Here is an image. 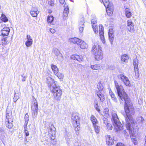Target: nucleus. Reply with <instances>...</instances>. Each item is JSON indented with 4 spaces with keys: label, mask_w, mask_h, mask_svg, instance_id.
<instances>
[{
    "label": "nucleus",
    "mask_w": 146,
    "mask_h": 146,
    "mask_svg": "<svg viewBox=\"0 0 146 146\" xmlns=\"http://www.w3.org/2000/svg\"><path fill=\"white\" fill-rule=\"evenodd\" d=\"M115 86L117 90L120 104L123 105L125 102L124 110L126 115L124 116L126 121V126L130 135V137L133 136L135 133L137 131L138 129L136 123L131 115H133L135 111L132 104L127 95L124 91L123 87L119 85L116 81H115Z\"/></svg>",
    "instance_id": "1"
},
{
    "label": "nucleus",
    "mask_w": 146,
    "mask_h": 146,
    "mask_svg": "<svg viewBox=\"0 0 146 146\" xmlns=\"http://www.w3.org/2000/svg\"><path fill=\"white\" fill-rule=\"evenodd\" d=\"M48 86L52 92L54 98L57 101H60L62 94V90L59 86L56 85L54 79L49 77L47 78Z\"/></svg>",
    "instance_id": "2"
},
{
    "label": "nucleus",
    "mask_w": 146,
    "mask_h": 146,
    "mask_svg": "<svg viewBox=\"0 0 146 146\" xmlns=\"http://www.w3.org/2000/svg\"><path fill=\"white\" fill-rule=\"evenodd\" d=\"M92 52L94 56V58L97 60H100L103 58V53L101 46L97 44L93 45Z\"/></svg>",
    "instance_id": "3"
},
{
    "label": "nucleus",
    "mask_w": 146,
    "mask_h": 146,
    "mask_svg": "<svg viewBox=\"0 0 146 146\" xmlns=\"http://www.w3.org/2000/svg\"><path fill=\"white\" fill-rule=\"evenodd\" d=\"M112 117V121L113 123L114 129L115 131L117 132L123 129L122 126L120 122L117 117L116 112L114 111H112L111 112Z\"/></svg>",
    "instance_id": "4"
},
{
    "label": "nucleus",
    "mask_w": 146,
    "mask_h": 146,
    "mask_svg": "<svg viewBox=\"0 0 146 146\" xmlns=\"http://www.w3.org/2000/svg\"><path fill=\"white\" fill-rule=\"evenodd\" d=\"M12 115L11 113H6V123L7 124V127L9 129L11 128L13 126Z\"/></svg>",
    "instance_id": "5"
},
{
    "label": "nucleus",
    "mask_w": 146,
    "mask_h": 146,
    "mask_svg": "<svg viewBox=\"0 0 146 146\" xmlns=\"http://www.w3.org/2000/svg\"><path fill=\"white\" fill-rule=\"evenodd\" d=\"M31 110L32 116L33 117L35 118L37 116L38 110V105L37 102H35L33 105L32 106Z\"/></svg>",
    "instance_id": "6"
},
{
    "label": "nucleus",
    "mask_w": 146,
    "mask_h": 146,
    "mask_svg": "<svg viewBox=\"0 0 146 146\" xmlns=\"http://www.w3.org/2000/svg\"><path fill=\"white\" fill-rule=\"evenodd\" d=\"M56 129L54 125L52 124L49 126L48 131L49 137H55Z\"/></svg>",
    "instance_id": "7"
},
{
    "label": "nucleus",
    "mask_w": 146,
    "mask_h": 146,
    "mask_svg": "<svg viewBox=\"0 0 146 146\" xmlns=\"http://www.w3.org/2000/svg\"><path fill=\"white\" fill-rule=\"evenodd\" d=\"M91 22L92 24V27L95 33L96 34L98 32V27L97 25V20L95 18L92 19L91 20Z\"/></svg>",
    "instance_id": "8"
},
{
    "label": "nucleus",
    "mask_w": 146,
    "mask_h": 146,
    "mask_svg": "<svg viewBox=\"0 0 146 146\" xmlns=\"http://www.w3.org/2000/svg\"><path fill=\"white\" fill-rule=\"evenodd\" d=\"M29 120V115L27 113L25 115V123L24 125V127L25 129V133L26 135V136H29V134L28 131L26 130V128L27 127V124L28 123V121Z\"/></svg>",
    "instance_id": "9"
},
{
    "label": "nucleus",
    "mask_w": 146,
    "mask_h": 146,
    "mask_svg": "<svg viewBox=\"0 0 146 146\" xmlns=\"http://www.w3.org/2000/svg\"><path fill=\"white\" fill-rule=\"evenodd\" d=\"M127 27L128 31L130 33H133L135 31L133 24L131 20L127 21Z\"/></svg>",
    "instance_id": "10"
},
{
    "label": "nucleus",
    "mask_w": 146,
    "mask_h": 146,
    "mask_svg": "<svg viewBox=\"0 0 146 146\" xmlns=\"http://www.w3.org/2000/svg\"><path fill=\"white\" fill-rule=\"evenodd\" d=\"M78 117L76 113H73L72 115V123L73 125L76 126L75 124L79 123L78 121Z\"/></svg>",
    "instance_id": "11"
},
{
    "label": "nucleus",
    "mask_w": 146,
    "mask_h": 146,
    "mask_svg": "<svg viewBox=\"0 0 146 146\" xmlns=\"http://www.w3.org/2000/svg\"><path fill=\"white\" fill-rule=\"evenodd\" d=\"M84 17L80 19V22L79 23V28L80 32L81 33L82 32L84 29Z\"/></svg>",
    "instance_id": "12"
},
{
    "label": "nucleus",
    "mask_w": 146,
    "mask_h": 146,
    "mask_svg": "<svg viewBox=\"0 0 146 146\" xmlns=\"http://www.w3.org/2000/svg\"><path fill=\"white\" fill-rule=\"evenodd\" d=\"M39 12L37 9L36 8H33L30 11V13L31 15L34 17H36L38 14Z\"/></svg>",
    "instance_id": "13"
},
{
    "label": "nucleus",
    "mask_w": 146,
    "mask_h": 146,
    "mask_svg": "<svg viewBox=\"0 0 146 146\" xmlns=\"http://www.w3.org/2000/svg\"><path fill=\"white\" fill-rule=\"evenodd\" d=\"M10 29L8 27L4 28L1 31V34L3 36H7L10 32Z\"/></svg>",
    "instance_id": "14"
},
{
    "label": "nucleus",
    "mask_w": 146,
    "mask_h": 146,
    "mask_svg": "<svg viewBox=\"0 0 146 146\" xmlns=\"http://www.w3.org/2000/svg\"><path fill=\"white\" fill-rule=\"evenodd\" d=\"M106 10L108 14L109 15H111L113 13V7L112 5L110 6L109 5L108 7H106Z\"/></svg>",
    "instance_id": "15"
},
{
    "label": "nucleus",
    "mask_w": 146,
    "mask_h": 146,
    "mask_svg": "<svg viewBox=\"0 0 146 146\" xmlns=\"http://www.w3.org/2000/svg\"><path fill=\"white\" fill-rule=\"evenodd\" d=\"M109 94L110 96H111L112 100L115 102L117 103L118 102V100L114 93L113 92L111 89L109 91Z\"/></svg>",
    "instance_id": "16"
},
{
    "label": "nucleus",
    "mask_w": 146,
    "mask_h": 146,
    "mask_svg": "<svg viewBox=\"0 0 146 146\" xmlns=\"http://www.w3.org/2000/svg\"><path fill=\"white\" fill-rule=\"evenodd\" d=\"M79 42L78 45L80 46L81 48L85 49L87 48L88 45L84 41L80 39V41Z\"/></svg>",
    "instance_id": "17"
},
{
    "label": "nucleus",
    "mask_w": 146,
    "mask_h": 146,
    "mask_svg": "<svg viewBox=\"0 0 146 146\" xmlns=\"http://www.w3.org/2000/svg\"><path fill=\"white\" fill-rule=\"evenodd\" d=\"M47 21L49 24L54 25L55 23V21L54 20V17L51 15L48 17Z\"/></svg>",
    "instance_id": "18"
},
{
    "label": "nucleus",
    "mask_w": 146,
    "mask_h": 146,
    "mask_svg": "<svg viewBox=\"0 0 146 146\" xmlns=\"http://www.w3.org/2000/svg\"><path fill=\"white\" fill-rule=\"evenodd\" d=\"M69 41L70 42L74 44H76L77 45L79 43V42L80 41V39L76 37L71 38L69 39Z\"/></svg>",
    "instance_id": "19"
},
{
    "label": "nucleus",
    "mask_w": 146,
    "mask_h": 146,
    "mask_svg": "<svg viewBox=\"0 0 146 146\" xmlns=\"http://www.w3.org/2000/svg\"><path fill=\"white\" fill-rule=\"evenodd\" d=\"M113 137H107L106 139V143L108 145H112L113 142Z\"/></svg>",
    "instance_id": "20"
},
{
    "label": "nucleus",
    "mask_w": 146,
    "mask_h": 146,
    "mask_svg": "<svg viewBox=\"0 0 146 146\" xmlns=\"http://www.w3.org/2000/svg\"><path fill=\"white\" fill-rule=\"evenodd\" d=\"M90 68L93 70H100L102 67L99 64H95L92 65L90 66Z\"/></svg>",
    "instance_id": "21"
},
{
    "label": "nucleus",
    "mask_w": 146,
    "mask_h": 146,
    "mask_svg": "<svg viewBox=\"0 0 146 146\" xmlns=\"http://www.w3.org/2000/svg\"><path fill=\"white\" fill-rule=\"evenodd\" d=\"M90 120L92 122L93 125H96L98 123V122L96 117L93 115H91Z\"/></svg>",
    "instance_id": "22"
},
{
    "label": "nucleus",
    "mask_w": 146,
    "mask_h": 146,
    "mask_svg": "<svg viewBox=\"0 0 146 146\" xmlns=\"http://www.w3.org/2000/svg\"><path fill=\"white\" fill-rule=\"evenodd\" d=\"M128 59V56L126 54L122 55L121 58V61L122 63L127 62Z\"/></svg>",
    "instance_id": "23"
},
{
    "label": "nucleus",
    "mask_w": 146,
    "mask_h": 146,
    "mask_svg": "<svg viewBox=\"0 0 146 146\" xmlns=\"http://www.w3.org/2000/svg\"><path fill=\"white\" fill-rule=\"evenodd\" d=\"M51 68L54 74L56 75L58 72V68L55 65L52 64L51 65Z\"/></svg>",
    "instance_id": "24"
},
{
    "label": "nucleus",
    "mask_w": 146,
    "mask_h": 146,
    "mask_svg": "<svg viewBox=\"0 0 146 146\" xmlns=\"http://www.w3.org/2000/svg\"><path fill=\"white\" fill-rule=\"evenodd\" d=\"M96 94L100 98V101L102 102L104 100V95L102 94L100 92H97Z\"/></svg>",
    "instance_id": "25"
},
{
    "label": "nucleus",
    "mask_w": 146,
    "mask_h": 146,
    "mask_svg": "<svg viewBox=\"0 0 146 146\" xmlns=\"http://www.w3.org/2000/svg\"><path fill=\"white\" fill-rule=\"evenodd\" d=\"M52 52L57 56H59L60 55H62V54H60V52L58 49L56 48H53Z\"/></svg>",
    "instance_id": "26"
},
{
    "label": "nucleus",
    "mask_w": 146,
    "mask_h": 146,
    "mask_svg": "<svg viewBox=\"0 0 146 146\" xmlns=\"http://www.w3.org/2000/svg\"><path fill=\"white\" fill-rule=\"evenodd\" d=\"M109 39L111 45L113 44V42L114 40V34H108Z\"/></svg>",
    "instance_id": "27"
},
{
    "label": "nucleus",
    "mask_w": 146,
    "mask_h": 146,
    "mask_svg": "<svg viewBox=\"0 0 146 146\" xmlns=\"http://www.w3.org/2000/svg\"><path fill=\"white\" fill-rule=\"evenodd\" d=\"M100 38L103 43H105V40L104 35V32L101 31L99 33Z\"/></svg>",
    "instance_id": "28"
},
{
    "label": "nucleus",
    "mask_w": 146,
    "mask_h": 146,
    "mask_svg": "<svg viewBox=\"0 0 146 146\" xmlns=\"http://www.w3.org/2000/svg\"><path fill=\"white\" fill-rule=\"evenodd\" d=\"M133 65L134 67L135 73H137L138 72V66L137 62L136 60H134Z\"/></svg>",
    "instance_id": "29"
},
{
    "label": "nucleus",
    "mask_w": 146,
    "mask_h": 146,
    "mask_svg": "<svg viewBox=\"0 0 146 146\" xmlns=\"http://www.w3.org/2000/svg\"><path fill=\"white\" fill-rule=\"evenodd\" d=\"M127 78L125 79L124 81L123 82L125 85L127 86L130 87L131 86V84L128 78L127 77Z\"/></svg>",
    "instance_id": "30"
},
{
    "label": "nucleus",
    "mask_w": 146,
    "mask_h": 146,
    "mask_svg": "<svg viewBox=\"0 0 146 146\" xmlns=\"http://www.w3.org/2000/svg\"><path fill=\"white\" fill-rule=\"evenodd\" d=\"M127 78L125 79L124 81L123 82L125 85L127 86L130 87L131 86V84L128 78L127 77Z\"/></svg>",
    "instance_id": "31"
},
{
    "label": "nucleus",
    "mask_w": 146,
    "mask_h": 146,
    "mask_svg": "<svg viewBox=\"0 0 146 146\" xmlns=\"http://www.w3.org/2000/svg\"><path fill=\"white\" fill-rule=\"evenodd\" d=\"M118 78L121 80L122 82L124 81L125 79L127 78V76L123 74H120L117 76Z\"/></svg>",
    "instance_id": "32"
},
{
    "label": "nucleus",
    "mask_w": 146,
    "mask_h": 146,
    "mask_svg": "<svg viewBox=\"0 0 146 146\" xmlns=\"http://www.w3.org/2000/svg\"><path fill=\"white\" fill-rule=\"evenodd\" d=\"M126 16L127 18H130L131 16V13L130 12V9H126L125 10Z\"/></svg>",
    "instance_id": "33"
},
{
    "label": "nucleus",
    "mask_w": 146,
    "mask_h": 146,
    "mask_svg": "<svg viewBox=\"0 0 146 146\" xmlns=\"http://www.w3.org/2000/svg\"><path fill=\"white\" fill-rule=\"evenodd\" d=\"M101 3L103 2L105 7H108L109 5V0H100Z\"/></svg>",
    "instance_id": "34"
},
{
    "label": "nucleus",
    "mask_w": 146,
    "mask_h": 146,
    "mask_svg": "<svg viewBox=\"0 0 146 146\" xmlns=\"http://www.w3.org/2000/svg\"><path fill=\"white\" fill-rule=\"evenodd\" d=\"M75 125H76V126H74V125H73V126L75 127V129L76 131V134H78L79 133L78 131L80 129V127L79 126L80 125L79 123H76V124H75Z\"/></svg>",
    "instance_id": "35"
},
{
    "label": "nucleus",
    "mask_w": 146,
    "mask_h": 146,
    "mask_svg": "<svg viewBox=\"0 0 146 146\" xmlns=\"http://www.w3.org/2000/svg\"><path fill=\"white\" fill-rule=\"evenodd\" d=\"M19 96L18 94L16 93L15 92L14 94V96L13 97V101L15 102H16L17 100L19 99Z\"/></svg>",
    "instance_id": "36"
},
{
    "label": "nucleus",
    "mask_w": 146,
    "mask_h": 146,
    "mask_svg": "<svg viewBox=\"0 0 146 146\" xmlns=\"http://www.w3.org/2000/svg\"><path fill=\"white\" fill-rule=\"evenodd\" d=\"M33 44V40H27L25 42V45L26 46L29 47L30 46Z\"/></svg>",
    "instance_id": "37"
},
{
    "label": "nucleus",
    "mask_w": 146,
    "mask_h": 146,
    "mask_svg": "<svg viewBox=\"0 0 146 146\" xmlns=\"http://www.w3.org/2000/svg\"><path fill=\"white\" fill-rule=\"evenodd\" d=\"M93 126L94 127V129L95 131V132L96 133H99L100 131V127L96 125H93Z\"/></svg>",
    "instance_id": "38"
},
{
    "label": "nucleus",
    "mask_w": 146,
    "mask_h": 146,
    "mask_svg": "<svg viewBox=\"0 0 146 146\" xmlns=\"http://www.w3.org/2000/svg\"><path fill=\"white\" fill-rule=\"evenodd\" d=\"M1 19L4 22H6L8 21V19L7 18L6 16L3 14H2Z\"/></svg>",
    "instance_id": "39"
},
{
    "label": "nucleus",
    "mask_w": 146,
    "mask_h": 146,
    "mask_svg": "<svg viewBox=\"0 0 146 146\" xmlns=\"http://www.w3.org/2000/svg\"><path fill=\"white\" fill-rule=\"evenodd\" d=\"M104 113L105 116H109V109L106 108L104 109Z\"/></svg>",
    "instance_id": "40"
},
{
    "label": "nucleus",
    "mask_w": 146,
    "mask_h": 146,
    "mask_svg": "<svg viewBox=\"0 0 146 146\" xmlns=\"http://www.w3.org/2000/svg\"><path fill=\"white\" fill-rule=\"evenodd\" d=\"M137 120L138 123H142L144 121V118L140 116L137 118Z\"/></svg>",
    "instance_id": "41"
},
{
    "label": "nucleus",
    "mask_w": 146,
    "mask_h": 146,
    "mask_svg": "<svg viewBox=\"0 0 146 146\" xmlns=\"http://www.w3.org/2000/svg\"><path fill=\"white\" fill-rule=\"evenodd\" d=\"M2 42L3 45H6L8 43L7 38H2Z\"/></svg>",
    "instance_id": "42"
},
{
    "label": "nucleus",
    "mask_w": 146,
    "mask_h": 146,
    "mask_svg": "<svg viewBox=\"0 0 146 146\" xmlns=\"http://www.w3.org/2000/svg\"><path fill=\"white\" fill-rule=\"evenodd\" d=\"M64 12H68V13L69 8L68 7V6L66 4H64Z\"/></svg>",
    "instance_id": "43"
},
{
    "label": "nucleus",
    "mask_w": 146,
    "mask_h": 146,
    "mask_svg": "<svg viewBox=\"0 0 146 146\" xmlns=\"http://www.w3.org/2000/svg\"><path fill=\"white\" fill-rule=\"evenodd\" d=\"M106 126L108 130H111L112 129V127L110 123H109Z\"/></svg>",
    "instance_id": "44"
},
{
    "label": "nucleus",
    "mask_w": 146,
    "mask_h": 146,
    "mask_svg": "<svg viewBox=\"0 0 146 146\" xmlns=\"http://www.w3.org/2000/svg\"><path fill=\"white\" fill-rule=\"evenodd\" d=\"M54 0H47L49 4L51 6H54Z\"/></svg>",
    "instance_id": "45"
},
{
    "label": "nucleus",
    "mask_w": 146,
    "mask_h": 146,
    "mask_svg": "<svg viewBox=\"0 0 146 146\" xmlns=\"http://www.w3.org/2000/svg\"><path fill=\"white\" fill-rule=\"evenodd\" d=\"M59 79H62L63 78V75L62 73H58L56 75Z\"/></svg>",
    "instance_id": "46"
},
{
    "label": "nucleus",
    "mask_w": 146,
    "mask_h": 146,
    "mask_svg": "<svg viewBox=\"0 0 146 146\" xmlns=\"http://www.w3.org/2000/svg\"><path fill=\"white\" fill-rule=\"evenodd\" d=\"M103 31L104 32V28L103 25L101 24H100L99 26V32Z\"/></svg>",
    "instance_id": "47"
},
{
    "label": "nucleus",
    "mask_w": 146,
    "mask_h": 146,
    "mask_svg": "<svg viewBox=\"0 0 146 146\" xmlns=\"http://www.w3.org/2000/svg\"><path fill=\"white\" fill-rule=\"evenodd\" d=\"M78 57L77 58L76 60H77L79 62H81L82 61L83 59V57L82 56H79L78 55Z\"/></svg>",
    "instance_id": "48"
},
{
    "label": "nucleus",
    "mask_w": 146,
    "mask_h": 146,
    "mask_svg": "<svg viewBox=\"0 0 146 146\" xmlns=\"http://www.w3.org/2000/svg\"><path fill=\"white\" fill-rule=\"evenodd\" d=\"M78 57L77 58L76 60H77L79 62H81L82 61L83 59V57L82 56H79L78 55Z\"/></svg>",
    "instance_id": "49"
},
{
    "label": "nucleus",
    "mask_w": 146,
    "mask_h": 146,
    "mask_svg": "<svg viewBox=\"0 0 146 146\" xmlns=\"http://www.w3.org/2000/svg\"><path fill=\"white\" fill-rule=\"evenodd\" d=\"M104 123L106 125L109 123H108V119L107 118H104L103 119Z\"/></svg>",
    "instance_id": "50"
},
{
    "label": "nucleus",
    "mask_w": 146,
    "mask_h": 146,
    "mask_svg": "<svg viewBox=\"0 0 146 146\" xmlns=\"http://www.w3.org/2000/svg\"><path fill=\"white\" fill-rule=\"evenodd\" d=\"M78 57L77 55H73L71 56V59L74 60H76L77 58Z\"/></svg>",
    "instance_id": "51"
},
{
    "label": "nucleus",
    "mask_w": 146,
    "mask_h": 146,
    "mask_svg": "<svg viewBox=\"0 0 146 146\" xmlns=\"http://www.w3.org/2000/svg\"><path fill=\"white\" fill-rule=\"evenodd\" d=\"M102 85L100 84L98 85V88L99 91V92L102 91L103 89V87L102 86H101Z\"/></svg>",
    "instance_id": "52"
},
{
    "label": "nucleus",
    "mask_w": 146,
    "mask_h": 146,
    "mask_svg": "<svg viewBox=\"0 0 146 146\" xmlns=\"http://www.w3.org/2000/svg\"><path fill=\"white\" fill-rule=\"evenodd\" d=\"M94 107H95L96 109V110L99 113H100V109L98 108L99 106H98V104H94Z\"/></svg>",
    "instance_id": "53"
},
{
    "label": "nucleus",
    "mask_w": 146,
    "mask_h": 146,
    "mask_svg": "<svg viewBox=\"0 0 146 146\" xmlns=\"http://www.w3.org/2000/svg\"><path fill=\"white\" fill-rule=\"evenodd\" d=\"M21 77H22V81L23 82H24L26 80V79L27 78V77L26 76H24L23 75H21Z\"/></svg>",
    "instance_id": "54"
},
{
    "label": "nucleus",
    "mask_w": 146,
    "mask_h": 146,
    "mask_svg": "<svg viewBox=\"0 0 146 146\" xmlns=\"http://www.w3.org/2000/svg\"><path fill=\"white\" fill-rule=\"evenodd\" d=\"M115 146H125L123 143L120 142L117 143Z\"/></svg>",
    "instance_id": "55"
},
{
    "label": "nucleus",
    "mask_w": 146,
    "mask_h": 146,
    "mask_svg": "<svg viewBox=\"0 0 146 146\" xmlns=\"http://www.w3.org/2000/svg\"><path fill=\"white\" fill-rule=\"evenodd\" d=\"M114 34V30L113 29H109L108 34Z\"/></svg>",
    "instance_id": "56"
},
{
    "label": "nucleus",
    "mask_w": 146,
    "mask_h": 146,
    "mask_svg": "<svg viewBox=\"0 0 146 146\" xmlns=\"http://www.w3.org/2000/svg\"><path fill=\"white\" fill-rule=\"evenodd\" d=\"M132 140L135 145H136L137 144V141L136 140V139L134 138H133L132 139Z\"/></svg>",
    "instance_id": "57"
},
{
    "label": "nucleus",
    "mask_w": 146,
    "mask_h": 146,
    "mask_svg": "<svg viewBox=\"0 0 146 146\" xmlns=\"http://www.w3.org/2000/svg\"><path fill=\"white\" fill-rule=\"evenodd\" d=\"M27 40H32V39L31 38V36L29 35H27Z\"/></svg>",
    "instance_id": "58"
},
{
    "label": "nucleus",
    "mask_w": 146,
    "mask_h": 146,
    "mask_svg": "<svg viewBox=\"0 0 146 146\" xmlns=\"http://www.w3.org/2000/svg\"><path fill=\"white\" fill-rule=\"evenodd\" d=\"M123 134L124 135V136H128V133H127V132L126 131H123Z\"/></svg>",
    "instance_id": "59"
},
{
    "label": "nucleus",
    "mask_w": 146,
    "mask_h": 146,
    "mask_svg": "<svg viewBox=\"0 0 146 146\" xmlns=\"http://www.w3.org/2000/svg\"><path fill=\"white\" fill-rule=\"evenodd\" d=\"M5 136L4 135V132L3 131L0 132V136Z\"/></svg>",
    "instance_id": "60"
},
{
    "label": "nucleus",
    "mask_w": 146,
    "mask_h": 146,
    "mask_svg": "<svg viewBox=\"0 0 146 146\" xmlns=\"http://www.w3.org/2000/svg\"><path fill=\"white\" fill-rule=\"evenodd\" d=\"M68 12H64L63 13V15L64 17H67V16L68 15Z\"/></svg>",
    "instance_id": "61"
},
{
    "label": "nucleus",
    "mask_w": 146,
    "mask_h": 146,
    "mask_svg": "<svg viewBox=\"0 0 146 146\" xmlns=\"http://www.w3.org/2000/svg\"><path fill=\"white\" fill-rule=\"evenodd\" d=\"M50 31L53 34L55 32V31L54 29H50Z\"/></svg>",
    "instance_id": "62"
},
{
    "label": "nucleus",
    "mask_w": 146,
    "mask_h": 146,
    "mask_svg": "<svg viewBox=\"0 0 146 146\" xmlns=\"http://www.w3.org/2000/svg\"><path fill=\"white\" fill-rule=\"evenodd\" d=\"M59 1L60 3L61 4H63L65 2V0H59Z\"/></svg>",
    "instance_id": "63"
},
{
    "label": "nucleus",
    "mask_w": 146,
    "mask_h": 146,
    "mask_svg": "<svg viewBox=\"0 0 146 146\" xmlns=\"http://www.w3.org/2000/svg\"><path fill=\"white\" fill-rule=\"evenodd\" d=\"M65 121V119H62L61 121V123L62 124H64Z\"/></svg>",
    "instance_id": "64"
}]
</instances>
